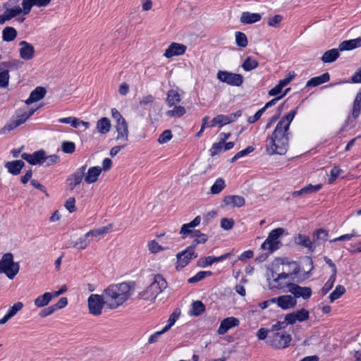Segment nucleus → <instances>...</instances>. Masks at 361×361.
Returning <instances> with one entry per match:
<instances>
[{"label":"nucleus","mask_w":361,"mask_h":361,"mask_svg":"<svg viewBox=\"0 0 361 361\" xmlns=\"http://www.w3.org/2000/svg\"><path fill=\"white\" fill-rule=\"evenodd\" d=\"M297 114V110L290 111L276 125L272 135L267 140V152L269 155L285 154L288 150L289 126Z\"/></svg>","instance_id":"nucleus-1"},{"label":"nucleus","mask_w":361,"mask_h":361,"mask_svg":"<svg viewBox=\"0 0 361 361\" xmlns=\"http://www.w3.org/2000/svg\"><path fill=\"white\" fill-rule=\"evenodd\" d=\"M134 282H123L109 286L103 293L106 305L114 310L123 305L130 297Z\"/></svg>","instance_id":"nucleus-2"},{"label":"nucleus","mask_w":361,"mask_h":361,"mask_svg":"<svg viewBox=\"0 0 361 361\" xmlns=\"http://www.w3.org/2000/svg\"><path fill=\"white\" fill-rule=\"evenodd\" d=\"M286 265H283L282 271L278 273L271 270L270 274L267 275L268 287L270 290L274 289H284L288 288V290L291 286L295 275L298 273V270L295 268L293 272H286L285 267Z\"/></svg>","instance_id":"nucleus-3"},{"label":"nucleus","mask_w":361,"mask_h":361,"mask_svg":"<svg viewBox=\"0 0 361 361\" xmlns=\"http://www.w3.org/2000/svg\"><path fill=\"white\" fill-rule=\"evenodd\" d=\"M167 287V282L161 274H157L147 288L140 293L145 300H153Z\"/></svg>","instance_id":"nucleus-4"},{"label":"nucleus","mask_w":361,"mask_h":361,"mask_svg":"<svg viewBox=\"0 0 361 361\" xmlns=\"http://www.w3.org/2000/svg\"><path fill=\"white\" fill-rule=\"evenodd\" d=\"M284 233L285 229L283 228H277L271 231L267 239L261 245V249L267 251L269 253H273L279 249L282 246L280 238Z\"/></svg>","instance_id":"nucleus-5"},{"label":"nucleus","mask_w":361,"mask_h":361,"mask_svg":"<svg viewBox=\"0 0 361 361\" xmlns=\"http://www.w3.org/2000/svg\"><path fill=\"white\" fill-rule=\"evenodd\" d=\"M20 270L18 262L13 261V255L7 252L0 259V274H4L9 279H13Z\"/></svg>","instance_id":"nucleus-6"},{"label":"nucleus","mask_w":361,"mask_h":361,"mask_svg":"<svg viewBox=\"0 0 361 361\" xmlns=\"http://www.w3.org/2000/svg\"><path fill=\"white\" fill-rule=\"evenodd\" d=\"M112 118L116 121V129L118 133L116 140L128 141V123L122 116L120 112L115 108L111 109Z\"/></svg>","instance_id":"nucleus-7"},{"label":"nucleus","mask_w":361,"mask_h":361,"mask_svg":"<svg viewBox=\"0 0 361 361\" xmlns=\"http://www.w3.org/2000/svg\"><path fill=\"white\" fill-rule=\"evenodd\" d=\"M290 336L285 331L275 332L269 331L267 343L275 348H284L290 341Z\"/></svg>","instance_id":"nucleus-8"},{"label":"nucleus","mask_w":361,"mask_h":361,"mask_svg":"<svg viewBox=\"0 0 361 361\" xmlns=\"http://www.w3.org/2000/svg\"><path fill=\"white\" fill-rule=\"evenodd\" d=\"M87 302L90 313L94 316L100 315L104 305H106V300L103 294L102 295L97 294L90 295Z\"/></svg>","instance_id":"nucleus-9"},{"label":"nucleus","mask_w":361,"mask_h":361,"mask_svg":"<svg viewBox=\"0 0 361 361\" xmlns=\"http://www.w3.org/2000/svg\"><path fill=\"white\" fill-rule=\"evenodd\" d=\"M177 263L176 269L184 268L186 267L192 259L197 257V253L195 251H190L188 249H185L176 255Z\"/></svg>","instance_id":"nucleus-10"},{"label":"nucleus","mask_w":361,"mask_h":361,"mask_svg":"<svg viewBox=\"0 0 361 361\" xmlns=\"http://www.w3.org/2000/svg\"><path fill=\"white\" fill-rule=\"evenodd\" d=\"M86 168L87 166L84 165L78 169L73 174L68 177L66 179V183L68 185L71 190H73L81 183L82 178H84Z\"/></svg>","instance_id":"nucleus-11"},{"label":"nucleus","mask_w":361,"mask_h":361,"mask_svg":"<svg viewBox=\"0 0 361 361\" xmlns=\"http://www.w3.org/2000/svg\"><path fill=\"white\" fill-rule=\"evenodd\" d=\"M309 315V312L307 310L302 308L298 311L288 314L285 317V320L287 324H293L297 322H302L307 320Z\"/></svg>","instance_id":"nucleus-12"},{"label":"nucleus","mask_w":361,"mask_h":361,"mask_svg":"<svg viewBox=\"0 0 361 361\" xmlns=\"http://www.w3.org/2000/svg\"><path fill=\"white\" fill-rule=\"evenodd\" d=\"M288 292L294 295L293 298L295 299L302 298L304 300H307L312 295V290L310 288L300 286L294 283V282H293L291 286H290Z\"/></svg>","instance_id":"nucleus-13"},{"label":"nucleus","mask_w":361,"mask_h":361,"mask_svg":"<svg viewBox=\"0 0 361 361\" xmlns=\"http://www.w3.org/2000/svg\"><path fill=\"white\" fill-rule=\"evenodd\" d=\"M187 49V47L183 44L172 42L165 50L164 56L170 59L176 56L183 55Z\"/></svg>","instance_id":"nucleus-14"},{"label":"nucleus","mask_w":361,"mask_h":361,"mask_svg":"<svg viewBox=\"0 0 361 361\" xmlns=\"http://www.w3.org/2000/svg\"><path fill=\"white\" fill-rule=\"evenodd\" d=\"M275 298V303L283 310H288L293 307L296 303V299L289 295H284Z\"/></svg>","instance_id":"nucleus-15"},{"label":"nucleus","mask_w":361,"mask_h":361,"mask_svg":"<svg viewBox=\"0 0 361 361\" xmlns=\"http://www.w3.org/2000/svg\"><path fill=\"white\" fill-rule=\"evenodd\" d=\"M20 56L24 60H30L34 57L35 49L34 47L27 42L26 41H21L20 42Z\"/></svg>","instance_id":"nucleus-16"},{"label":"nucleus","mask_w":361,"mask_h":361,"mask_svg":"<svg viewBox=\"0 0 361 361\" xmlns=\"http://www.w3.org/2000/svg\"><path fill=\"white\" fill-rule=\"evenodd\" d=\"M4 166L8 173L17 176L20 173L22 169L25 166V163L23 160H14L6 162Z\"/></svg>","instance_id":"nucleus-17"},{"label":"nucleus","mask_w":361,"mask_h":361,"mask_svg":"<svg viewBox=\"0 0 361 361\" xmlns=\"http://www.w3.org/2000/svg\"><path fill=\"white\" fill-rule=\"evenodd\" d=\"M47 90L43 87H37L34 90H32L29 96V97L25 100V104L29 105L32 103L38 102L44 97L46 94Z\"/></svg>","instance_id":"nucleus-18"},{"label":"nucleus","mask_w":361,"mask_h":361,"mask_svg":"<svg viewBox=\"0 0 361 361\" xmlns=\"http://www.w3.org/2000/svg\"><path fill=\"white\" fill-rule=\"evenodd\" d=\"M361 47V37L345 40L339 44V51H349Z\"/></svg>","instance_id":"nucleus-19"},{"label":"nucleus","mask_w":361,"mask_h":361,"mask_svg":"<svg viewBox=\"0 0 361 361\" xmlns=\"http://www.w3.org/2000/svg\"><path fill=\"white\" fill-rule=\"evenodd\" d=\"M226 259V254L221 255L219 257L208 256L205 257H201L197 260V265L199 267H205L208 265L220 262Z\"/></svg>","instance_id":"nucleus-20"},{"label":"nucleus","mask_w":361,"mask_h":361,"mask_svg":"<svg viewBox=\"0 0 361 361\" xmlns=\"http://www.w3.org/2000/svg\"><path fill=\"white\" fill-rule=\"evenodd\" d=\"M23 123H24L23 121L21 120L18 115H16V117H12L11 121L8 122L2 128H1L0 134H5L8 132H10Z\"/></svg>","instance_id":"nucleus-21"},{"label":"nucleus","mask_w":361,"mask_h":361,"mask_svg":"<svg viewBox=\"0 0 361 361\" xmlns=\"http://www.w3.org/2000/svg\"><path fill=\"white\" fill-rule=\"evenodd\" d=\"M262 18L260 14L257 13H250L248 11L243 12L240 16V22L243 24H252L259 22Z\"/></svg>","instance_id":"nucleus-22"},{"label":"nucleus","mask_w":361,"mask_h":361,"mask_svg":"<svg viewBox=\"0 0 361 361\" xmlns=\"http://www.w3.org/2000/svg\"><path fill=\"white\" fill-rule=\"evenodd\" d=\"M101 172L102 169L99 166L90 167L88 169L86 176L84 177L85 181L89 184L95 183L97 180Z\"/></svg>","instance_id":"nucleus-23"},{"label":"nucleus","mask_w":361,"mask_h":361,"mask_svg":"<svg viewBox=\"0 0 361 361\" xmlns=\"http://www.w3.org/2000/svg\"><path fill=\"white\" fill-rule=\"evenodd\" d=\"M220 136L221 140L214 143L209 150L210 155L212 157L219 154L223 149L226 150V133H221Z\"/></svg>","instance_id":"nucleus-24"},{"label":"nucleus","mask_w":361,"mask_h":361,"mask_svg":"<svg viewBox=\"0 0 361 361\" xmlns=\"http://www.w3.org/2000/svg\"><path fill=\"white\" fill-rule=\"evenodd\" d=\"M330 80V75L328 73H325L321 75L314 77L309 80L306 83V87H317L319 85L325 83Z\"/></svg>","instance_id":"nucleus-25"},{"label":"nucleus","mask_w":361,"mask_h":361,"mask_svg":"<svg viewBox=\"0 0 361 361\" xmlns=\"http://www.w3.org/2000/svg\"><path fill=\"white\" fill-rule=\"evenodd\" d=\"M243 81L244 78L242 75L227 71V85L240 87Z\"/></svg>","instance_id":"nucleus-26"},{"label":"nucleus","mask_w":361,"mask_h":361,"mask_svg":"<svg viewBox=\"0 0 361 361\" xmlns=\"http://www.w3.org/2000/svg\"><path fill=\"white\" fill-rule=\"evenodd\" d=\"M328 234V231L325 229H317L313 233V243L314 246L324 243L327 240Z\"/></svg>","instance_id":"nucleus-27"},{"label":"nucleus","mask_w":361,"mask_h":361,"mask_svg":"<svg viewBox=\"0 0 361 361\" xmlns=\"http://www.w3.org/2000/svg\"><path fill=\"white\" fill-rule=\"evenodd\" d=\"M181 101L180 95L176 90H170L167 92L166 103L169 106L171 107Z\"/></svg>","instance_id":"nucleus-28"},{"label":"nucleus","mask_w":361,"mask_h":361,"mask_svg":"<svg viewBox=\"0 0 361 361\" xmlns=\"http://www.w3.org/2000/svg\"><path fill=\"white\" fill-rule=\"evenodd\" d=\"M112 228L113 225L110 224H108L107 226L99 228L97 229H94L88 231L87 233H86V236L88 237L89 238L90 237H98L99 235H102L104 234L109 233L112 230Z\"/></svg>","instance_id":"nucleus-29"},{"label":"nucleus","mask_w":361,"mask_h":361,"mask_svg":"<svg viewBox=\"0 0 361 361\" xmlns=\"http://www.w3.org/2000/svg\"><path fill=\"white\" fill-rule=\"evenodd\" d=\"M97 129L101 134H106L110 131L111 123L109 118L103 117L98 120L97 123Z\"/></svg>","instance_id":"nucleus-30"},{"label":"nucleus","mask_w":361,"mask_h":361,"mask_svg":"<svg viewBox=\"0 0 361 361\" xmlns=\"http://www.w3.org/2000/svg\"><path fill=\"white\" fill-rule=\"evenodd\" d=\"M339 49H332L326 51L322 56V61L324 63H332L339 56Z\"/></svg>","instance_id":"nucleus-31"},{"label":"nucleus","mask_w":361,"mask_h":361,"mask_svg":"<svg viewBox=\"0 0 361 361\" xmlns=\"http://www.w3.org/2000/svg\"><path fill=\"white\" fill-rule=\"evenodd\" d=\"M295 242L298 245L307 247L310 250H314L315 249L313 242H312L310 238L305 235L299 234L295 238Z\"/></svg>","instance_id":"nucleus-32"},{"label":"nucleus","mask_w":361,"mask_h":361,"mask_svg":"<svg viewBox=\"0 0 361 361\" xmlns=\"http://www.w3.org/2000/svg\"><path fill=\"white\" fill-rule=\"evenodd\" d=\"M18 32L13 27H6L2 31V38L5 42H11L17 37Z\"/></svg>","instance_id":"nucleus-33"},{"label":"nucleus","mask_w":361,"mask_h":361,"mask_svg":"<svg viewBox=\"0 0 361 361\" xmlns=\"http://www.w3.org/2000/svg\"><path fill=\"white\" fill-rule=\"evenodd\" d=\"M200 216H197L190 223L183 224L180 228V234L185 235L186 233H188L189 232H190V228H195L200 224Z\"/></svg>","instance_id":"nucleus-34"},{"label":"nucleus","mask_w":361,"mask_h":361,"mask_svg":"<svg viewBox=\"0 0 361 361\" xmlns=\"http://www.w3.org/2000/svg\"><path fill=\"white\" fill-rule=\"evenodd\" d=\"M205 311V306L200 300L194 301L192 303L190 314L195 317L200 316Z\"/></svg>","instance_id":"nucleus-35"},{"label":"nucleus","mask_w":361,"mask_h":361,"mask_svg":"<svg viewBox=\"0 0 361 361\" xmlns=\"http://www.w3.org/2000/svg\"><path fill=\"white\" fill-rule=\"evenodd\" d=\"M283 87L278 82L276 85H275L273 88H271L269 91V95L271 97H281L282 96V98L285 97L288 91L290 90V88L286 89V90L283 92Z\"/></svg>","instance_id":"nucleus-36"},{"label":"nucleus","mask_w":361,"mask_h":361,"mask_svg":"<svg viewBox=\"0 0 361 361\" xmlns=\"http://www.w3.org/2000/svg\"><path fill=\"white\" fill-rule=\"evenodd\" d=\"M259 65L258 61L251 56H248L241 65L243 69L245 71H250L255 69Z\"/></svg>","instance_id":"nucleus-37"},{"label":"nucleus","mask_w":361,"mask_h":361,"mask_svg":"<svg viewBox=\"0 0 361 361\" xmlns=\"http://www.w3.org/2000/svg\"><path fill=\"white\" fill-rule=\"evenodd\" d=\"M245 204V200L241 196L231 195L227 196V207L231 205L232 207H240Z\"/></svg>","instance_id":"nucleus-38"},{"label":"nucleus","mask_w":361,"mask_h":361,"mask_svg":"<svg viewBox=\"0 0 361 361\" xmlns=\"http://www.w3.org/2000/svg\"><path fill=\"white\" fill-rule=\"evenodd\" d=\"M50 296L51 295L48 294V292H46L44 294L39 295L34 301L35 305L37 307H43L47 305L51 300Z\"/></svg>","instance_id":"nucleus-39"},{"label":"nucleus","mask_w":361,"mask_h":361,"mask_svg":"<svg viewBox=\"0 0 361 361\" xmlns=\"http://www.w3.org/2000/svg\"><path fill=\"white\" fill-rule=\"evenodd\" d=\"M11 68H5L0 71V87L6 88L9 84V69Z\"/></svg>","instance_id":"nucleus-40"},{"label":"nucleus","mask_w":361,"mask_h":361,"mask_svg":"<svg viewBox=\"0 0 361 361\" xmlns=\"http://www.w3.org/2000/svg\"><path fill=\"white\" fill-rule=\"evenodd\" d=\"M186 113L185 107L182 106H175L171 110H169L166 112V116L169 117L179 118L183 116Z\"/></svg>","instance_id":"nucleus-41"},{"label":"nucleus","mask_w":361,"mask_h":361,"mask_svg":"<svg viewBox=\"0 0 361 361\" xmlns=\"http://www.w3.org/2000/svg\"><path fill=\"white\" fill-rule=\"evenodd\" d=\"M235 39L237 46L245 48L247 46L248 41L245 33L237 31L235 32Z\"/></svg>","instance_id":"nucleus-42"},{"label":"nucleus","mask_w":361,"mask_h":361,"mask_svg":"<svg viewBox=\"0 0 361 361\" xmlns=\"http://www.w3.org/2000/svg\"><path fill=\"white\" fill-rule=\"evenodd\" d=\"M90 243V240L88 237L86 236V233L78 238L77 241H75V243L73 245V247H75L77 250H84L85 249L89 244Z\"/></svg>","instance_id":"nucleus-43"},{"label":"nucleus","mask_w":361,"mask_h":361,"mask_svg":"<svg viewBox=\"0 0 361 361\" xmlns=\"http://www.w3.org/2000/svg\"><path fill=\"white\" fill-rule=\"evenodd\" d=\"M212 275V272L210 271H200L194 276L188 279V282L189 283H195L200 281L204 279L207 276H209Z\"/></svg>","instance_id":"nucleus-44"},{"label":"nucleus","mask_w":361,"mask_h":361,"mask_svg":"<svg viewBox=\"0 0 361 361\" xmlns=\"http://www.w3.org/2000/svg\"><path fill=\"white\" fill-rule=\"evenodd\" d=\"M225 182L222 178H219L211 187V193L219 194L225 187Z\"/></svg>","instance_id":"nucleus-45"},{"label":"nucleus","mask_w":361,"mask_h":361,"mask_svg":"<svg viewBox=\"0 0 361 361\" xmlns=\"http://www.w3.org/2000/svg\"><path fill=\"white\" fill-rule=\"evenodd\" d=\"M9 20L19 16L22 13V8L19 5H16L11 8H6L4 11Z\"/></svg>","instance_id":"nucleus-46"},{"label":"nucleus","mask_w":361,"mask_h":361,"mask_svg":"<svg viewBox=\"0 0 361 361\" xmlns=\"http://www.w3.org/2000/svg\"><path fill=\"white\" fill-rule=\"evenodd\" d=\"M345 291V288L343 286L338 285L336 287L335 290L330 294L329 299L331 302L338 299L344 294Z\"/></svg>","instance_id":"nucleus-47"},{"label":"nucleus","mask_w":361,"mask_h":361,"mask_svg":"<svg viewBox=\"0 0 361 361\" xmlns=\"http://www.w3.org/2000/svg\"><path fill=\"white\" fill-rule=\"evenodd\" d=\"M180 315V311L178 312L177 310H176L169 317L168 319V324L163 328L164 331H169L171 326L175 324L176 320L178 319Z\"/></svg>","instance_id":"nucleus-48"},{"label":"nucleus","mask_w":361,"mask_h":361,"mask_svg":"<svg viewBox=\"0 0 361 361\" xmlns=\"http://www.w3.org/2000/svg\"><path fill=\"white\" fill-rule=\"evenodd\" d=\"M60 158L56 154H51L47 156L44 154V159H42V164H44L45 166H49L59 162Z\"/></svg>","instance_id":"nucleus-49"},{"label":"nucleus","mask_w":361,"mask_h":361,"mask_svg":"<svg viewBox=\"0 0 361 361\" xmlns=\"http://www.w3.org/2000/svg\"><path fill=\"white\" fill-rule=\"evenodd\" d=\"M45 151L39 149L32 154L34 165L42 164V159H44Z\"/></svg>","instance_id":"nucleus-50"},{"label":"nucleus","mask_w":361,"mask_h":361,"mask_svg":"<svg viewBox=\"0 0 361 361\" xmlns=\"http://www.w3.org/2000/svg\"><path fill=\"white\" fill-rule=\"evenodd\" d=\"M62 151L66 154H72L75 150V145L73 142L64 141L61 145Z\"/></svg>","instance_id":"nucleus-51"},{"label":"nucleus","mask_w":361,"mask_h":361,"mask_svg":"<svg viewBox=\"0 0 361 361\" xmlns=\"http://www.w3.org/2000/svg\"><path fill=\"white\" fill-rule=\"evenodd\" d=\"M23 307V302H17L12 307H11L8 309L6 314L11 318V317H14L18 313V312L21 310Z\"/></svg>","instance_id":"nucleus-52"},{"label":"nucleus","mask_w":361,"mask_h":361,"mask_svg":"<svg viewBox=\"0 0 361 361\" xmlns=\"http://www.w3.org/2000/svg\"><path fill=\"white\" fill-rule=\"evenodd\" d=\"M35 6L34 0H23L22 1V13H23L24 15H27L30 11L32 6Z\"/></svg>","instance_id":"nucleus-53"},{"label":"nucleus","mask_w":361,"mask_h":361,"mask_svg":"<svg viewBox=\"0 0 361 361\" xmlns=\"http://www.w3.org/2000/svg\"><path fill=\"white\" fill-rule=\"evenodd\" d=\"M254 150V148L252 147H247L246 149L238 152L235 156H233L231 159V162L233 163L238 159L243 157L246 155H247L249 153L252 152Z\"/></svg>","instance_id":"nucleus-54"},{"label":"nucleus","mask_w":361,"mask_h":361,"mask_svg":"<svg viewBox=\"0 0 361 361\" xmlns=\"http://www.w3.org/2000/svg\"><path fill=\"white\" fill-rule=\"evenodd\" d=\"M283 16L281 15H275L269 18L267 23L271 27H277L283 20Z\"/></svg>","instance_id":"nucleus-55"},{"label":"nucleus","mask_w":361,"mask_h":361,"mask_svg":"<svg viewBox=\"0 0 361 361\" xmlns=\"http://www.w3.org/2000/svg\"><path fill=\"white\" fill-rule=\"evenodd\" d=\"M172 138V133L170 130H165L160 135L158 139V142L160 144L166 143Z\"/></svg>","instance_id":"nucleus-56"},{"label":"nucleus","mask_w":361,"mask_h":361,"mask_svg":"<svg viewBox=\"0 0 361 361\" xmlns=\"http://www.w3.org/2000/svg\"><path fill=\"white\" fill-rule=\"evenodd\" d=\"M343 172L342 169H341L338 166H334L331 170V176L328 179V182L329 184H332L336 178Z\"/></svg>","instance_id":"nucleus-57"},{"label":"nucleus","mask_w":361,"mask_h":361,"mask_svg":"<svg viewBox=\"0 0 361 361\" xmlns=\"http://www.w3.org/2000/svg\"><path fill=\"white\" fill-rule=\"evenodd\" d=\"M336 275H331L326 283L324 284L322 288V291L324 294L327 293L331 289L336 281Z\"/></svg>","instance_id":"nucleus-58"},{"label":"nucleus","mask_w":361,"mask_h":361,"mask_svg":"<svg viewBox=\"0 0 361 361\" xmlns=\"http://www.w3.org/2000/svg\"><path fill=\"white\" fill-rule=\"evenodd\" d=\"M357 236L355 231L353 230L350 233H347L342 235L338 238H334L330 240L331 243H334L336 241H345V240H350L353 237Z\"/></svg>","instance_id":"nucleus-59"},{"label":"nucleus","mask_w":361,"mask_h":361,"mask_svg":"<svg viewBox=\"0 0 361 361\" xmlns=\"http://www.w3.org/2000/svg\"><path fill=\"white\" fill-rule=\"evenodd\" d=\"M321 188H322L321 184H317V185L309 184V185L303 187L304 191L305 192L306 195L317 192Z\"/></svg>","instance_id":"nucleus-60"},{"label":"nucleus","mask_w":361,"mask_h":361,"mask_svg":"<svg viewBox=\"0 0 361 361\" xmlns=\"http://www.w3.org/2000/svg\"><path fill=\"white\" fill-rule=\"evenodd\" d=\"M295 74L294 72H290L288 73L283 79L280 80L279 82L285 87L286 85H288L295 78Z\"/></svg>","instance_id":"nucleus-61"},{"label":"nucleus","mask_w":361,"mask_h":361,"mask_svg":"<svg viewBox=\"0 0 361 361\" xmlns=\"http://www.w3.org/2000/svg\"><path fill=\"white\" fill-rule=\"evenodd\" d=\"M149 250L152 253H157L158 252L163 250L164 249L159 243L155 240H152L148 244Z\"/></svg>","instance_id":"nucleus-62"},{"label":"nucleus","mask_w":361,"mask_h":361,"mask_svg":"<svg viewBox=\"0 0 361 361\" xmlns=\"http://www.w3.org/2000/svg\"><path fill=\"white\" fill-rule=\"evenodd\" d=\"M75 203V200L74 197H70L66 200L65 207L69 212L73 213L76 210Z\"/></svg>","instance_id":"nucleus-63"},{"label":"nucleus","mask_w":361,"mask_h":361,"mask_svg":"<svg viewBox=\"0 0 361 361\" xmlns=\"http://www.w3.org/2000/svg\"><path fill=\"white\" fill-rule=\"evenodd\" d=\"M68 305V299L66 297L61 298L59 301L53 305V307L54 308L55 311L61 310L63 307H65Z\"/></svg>","instance_id":"nucleus-64"}]
</instances>
